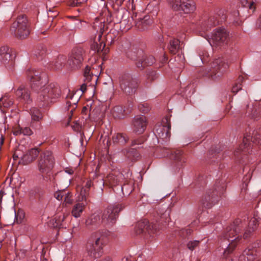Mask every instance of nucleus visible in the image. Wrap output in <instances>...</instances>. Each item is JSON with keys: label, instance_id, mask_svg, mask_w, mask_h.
Segmentation results:
<instances>
[{"label": "nucleus", "instance_id": "nucleus-1", "mask_svg": "<svg viewBox=\"0 0 261 261\" xmlns=\"http://www.w3.org/2000/svg\"><path fill=\"white\" fill-rule=\"evenodd\" d=\"M95 239L89 240L86 245L87 255L92 259L101 256L104 246L108 243L109 232L107 230L98 231L95 233Z\"/></svg>", "mask_w": 261, "mask_h": 261}, {"label": "nucleus", "instance_id": "nucleus-2", "mask_svg": "<svg viewBox=\"0 0 261 261\" xmlns=\"http://www.w3.org/2000/svg\"><path fill=\"white\" fill-rule=\"evenodd\" d=\"M39 90L37 101L42 107L56 101L61 96L60 87L55 84H50L47 86L44 85Z\"/></svg>", "mask_w": 261, "mask_h": 261}, {"label": "nucleus", "instance_id": "nucleus-3", "mask_svg": "<svg viewBox=\"0 0 261 261\" xmlns=\"http://www.w3.org/2000/svg\"><path fill=\"white\" fill-rule=\"evenodd\" d=\"M240 223V220H236L226 228V232L223 234V240H227L229 242L227 248L223 252V255L226 258L234 250L241 238L239 236L236 237L241 230Z\"/></svg>", "mask_w": 261, "mask_h": 261}, {"label": "nucleus", "instance_id": "nucleus-4", "mask_svg": "<svg viewBox=\"0 0 261 261\" xmlns=\"http://www.w3.org/2000/svg\"><path fill=\"white\" fill-rule=\"evenodd\" d=\"M55 164L54 158L51 152L46 151L42 153L38 161V169L42 174L44 180L53 181L54 175L51 170Z\"/></svg>", "mask_w": 261, "mask_h": 261}, {"label": "nucleus", "instance_id": "nucleus-5", "mask_svg": "<svg viewBox=\"0 0 261 261\" xmlns=\"http://www.w3.org/2000/svg\"><path fill=\"white\" fill-rule=\"evenodd\" d=\"M252 144H261V135L256 131H253L251 136L250 134H247L244 136L243 143L234 151V155L239 156L242 154L250 153Z\"/></svg>", "mask_w": 261, "mask_h": 261}, {"label": "nucleus", "instance_id": "nucleus-6", "mask_svg": "<svg viewBox=\"0 0 261 261\" xmlns=\"http://www.w3.org/2000/svg\"><path fill=\"white\" fill-rule=\"evenodd\" d=\"M139 79L129 73H124L119 77V85L121 90L126 95H134L140 84Z\"/></svg>", "mask_w": 261, "mask_h": 261}, {"label": "nucleus", "instance_id": "nucleus-7", "mask_svg": "<svg viewBox=\"0 0 261 261\" xmlns=\"http://www.w3.org/2000/svg\"><path fill=\"white\" fill-rule=\"evenodd\" d=\"M10 31L15 36L20 39L27 37L30 32L28 20L26 15L18 16L10 28Z\"/></svg>", "mask_w": 261, "mask_h": 261}, {"label": "nucleus", "instance_id": "nucleus-8", "mask_svg": "<svg viewBox=\"0 0 261 261\" xmlns=\"http://www.w3.org/2000/svg\"><path fill=\"white\" fill-rule=\"evenodd\" d=\"M26 75L31 88L35 91L39 90L47 82L46 74L39 70L29 69L26 71Z\"/></svg>", "mask_w": 261, "mask_h": 261}, {"label": "nucleus", "instance_id": "nucleus-9", "mask_svg": "<svg viewBox=\"0 0 261 261\" xmlns=\"http://www.w3.org/2000/svg\"><path fill=\"white\" fill-rule=\"evenodd\" d=\"M124 208V206L122 204L108 206L103 212L102 223L108 226H113L116 221L119 213Z\"/></svg>", "mask_w": 261, "mask_h": 261}, {"label": "nucleus", "instance_id": "nucleus-10", "mask_svg": "<svg viewBox=\"0 0 261 261\" xmlns=\"http://www.w3.org/2000/svg\"><path fill=\"white\" fill-rule=\"evenodd\" d=\"M228 68V65L222 58L215 59L211 63V69L208 76L213 80L221 77Z\"/></svg>", "mask_w": 261, "mask_h": 261}, {"label": "nucleus", "instance_id": "nucleus-11", "mask_svg": "<svg viewBox=\"0 0 261 261\" xmlns=\"http://www.w3.org/2000/svg\"><path fill=\"white\" fill-rule=\"evenodd\" d=\"M39 153V151L38 149L32 148L21 154L20 149H18L13 154V159L16 160L18 159H20L19 164L27 165L34 161L38 156Z\"/></svg>", "mask_w": 261, "mask_h": 261}, {"label": "nucleus", "instance_id": "nucleus-12", "mask_svg": "<svg viewBox=\"0 0 261 261\" xmlns=\"http://www.w3.org/2000/svg\"><path fill=\"white\" fill-rule=\"evenodd\" d=\"M229 40V34L225 29L215 30L211 36L212 46L220 47L226 44Z\"/></svg>", "mask_w": 261, "mask_h": 261}, {"label": "nucleus", "instance_id": "nucleus-13", "mask_svg": "<svg viewBox=\"0 0 261 261\" xmlns=\"http://www.w3.org/2000/svg\"><path fill=\"white\" fill-rule=\"evenodd\" d=\"M83 50L81 48H74L72 50L67 61L70 69L75 70L81 67L83 61Z\"/></svg>", "mask_w": 261, "mask_h": 261}, {"label": "nucleus", "instance_id": "nucleus-14", "mask_svg": "<svg viewBox=\"0 0 261 261\" xmlns=\"http://www.w3.org/2000/svg\"><path fill=\"white\" fill-rule=\"evenodd\" d=\"M170 117L166 116L162 120V125L156 127L155 134L159 138L167 140L170 137Z\"/></svg>", "mask_w": 261, "mask_h": 261}, {"label": "nucleus", "instance_id": "nucleus-15", "mask_svg": "<svg viewBox=\"0 0 261 261\" xmlns=\"http://www.w3.org/2000/svg\"><path fill=\"white\" fill-rule=\"evenodd\" d=\"M136 229L138 233L147 232L149 234H151L158 232L160 228L158 224L150 223L147 220H145L137 223Z\"/></svg>", "mask_w": 261, "mask_h": 261}, {"label": "nucleus", "instance_id": "nucleus-16", "mask_svg": "<svg viewBox=\"0 0 261 261\" xmlns=\"http://www.w3.org/2000/svg\"><path fill=\"white\" fill-rule=\"evenodd\" d=\"M133 125L134 132L139 134H142L147 125L146 117L143 115L135 116L134 118Z\"/></svg>", "mask_w": 261, "mask_h": 261}, {"label": "nucleus", "instance_id": "nucleus-17", "mask_svg": "<svg viewBox=\"0 0 261 261\" xmlns=\"http://www.w3.org/2000/svg\"><path fill=\"white\" fill-rule=\"evenodd\" d=\"M16 98L20 102L29 103L32 101L29 90L23 85L20 86L15 91Z\"/></svg>", "mask_w": 261, "mask_h": 261}, {"label": "nucleus", "instance_id": "nucleus-18", "mask_svg": "<svg viewBox=\"0 0 261 261\" xmlns=\"http://www.w3.org/2000/svg\"><path fill=\"white\" fill-rule=\"evenodd\" d=\"M67 100L66 102L65 109L67 111L70 112V115H69V123L70 120L71 119L73 111L75 110L77 107V103L79 101V98L76 97H74V95L71 93L69 94L67 96Z\"/></svg>", "mask_w": 261, "mask_h": 261}, {"label": "nucleus", "instance_id": "nucleus-19", "mask_svg": "<svg viewBox=\"0 0 261 261\" xmlns=\"http://www.w3.org/2000/svg\"><path fill=\"white\" fill-rule=\"evenodd\" d=\"M218 192L216 190L212 192L211 191L208 192L201 201V203L204 206L210 208L216 203L218 201Z\"/></svg>", "mask_w": 261, "mask_h": 261}, {"label": "nucleus", "instance_id": "nucleus-20", "mask_svg": "<svg viewBox=\"0 0 261 261\" xmlns=\"http://www.w3.org/2000/svg\"><path fill=\"white\" fill-rule=\"evenodd\" d=\"M69 216V213L66 210L62 209L61 212H58L53 220L54 227H61L65 226V219Z\"/></svg>", "mask_w": 261, "mask_h": 261}, {"label": "nucleus", "instance_id": "nucleus-21", "mask_svg": "<svg viewBox=\"0 0 261 261\" xmlns=\"http://www.w3.org/2000/svg\"><path fill=\"white\" fill-rule=\"evenodd\" d=\"M152 20L150 16L145 15L143 18H135V26L140 31H144L147 29L152 24Z\"/></svg>", "mask_w": 261, "mask_h": 261}, {"label": "nucleus", "instance_id": "nucleus-22", "mask_svg": "<svg viewBox=\"0 0 261 261\" xmlns=\"http://www.w3.org/2000/svg\"><path fill=\"white\" fill-rule=\"evenodd\" d=\"M256 250L253 247H248L243 251L239 258V261H254L256 258Z\"/></svg>", "mask_w": 261, "mask_h": 261}, {"label": "nucleus", "instance_id": "nucleus-23", "mask_svg": "<svg viewBox=\"0 0 261 261\" xmlns=\"http://www.w3.org/2000/svg\"><path fill=\"white\" fill-rule=\"evenodd\" d=\"M123 176L118 171H115L109 173L107 177V180L111 186H115L123 179Z\"/></svg>", "mask_w": 261, "mask_h": 261}, {"label": "nucleus", "instance_id": "nucleus-24", "mask_svg": "<svg viewBox=\"0 0 261 261\" xmlns=\"http://www.w3.org/2000/svg\"><path fill=\"white\" fill-rule=\"evenodd\" d=\"M196 9L195 4L192 0H182L178 8V11H183L185 13H190Z\"/></svg>", "mask_w": 261, "mask_h": 261}, {"label": "nucleus", "instance_id": "nucleus-25", "mask_svg": "<svg viewBox=\"0 0 261 261\" xmlns=\"http://www.w3.org/2000/svg\"><path fill=\"white\" fill-rule=\"evenodd\" d=\"M136 17V14H134L130 17L127 14H124L120 21V28L124 31L129 30L133 26V21Z\"/></svg>", "mask_w": 261, "mask_h": 261}, {"label": "nucleus", "instance_id": "nucleus-26", "mask_svg": "<svg viewBox=\"0 0 261 261\" xmlns=\"http://www.w3.org/2000/svg\"><path fill=\"white\" fill-rule=\"evenodd\" d=\"M94 70V68H91L89 66H86L84 72L85 82L89 83L92 80H94L95 83L96 82L99 73L98 72L96 73Z\"/></svg>", "mask_w": 261, "mask_h": 261}, {"label": "nucleus", "instance_id": "nucleus-27", "mask_svg": "<svg viewBox=\"0 0 261 261\" xmlns=\"http://www.w3.org/2000/svg\"><path fill=\"white\" fill-rule=\"evenodd\" d=\"M102 223L100 216L98 215L94 214L89 217L86 220V225L91 228L97 227Z\"/></svg>", "mask_w": 261, "mask_h": 261}, {"label": "nucleus", "instance_id": "nucleus-28", "mask_svg": "<svg viewBox=\"0 0 261 261\" xmlns=\"http://www.w3.org/2000/svg\"><path fill=\"white\" fill-rule=\"evenodd\" d=\"M112 140L114 144L123 145L127 142L129 138L125 134L117 133L113 134Z\"/></svg>", "mask_w": 261, "mask_h": 261}, {"label": "nucleus", "instance_id": "nucleus-29", "mask_svg": "<svg viewBox=\"0 0 261 261\" xmlns=\"http://www.w3.org/2000/svg\"><path fill=\"white\" fill-rule=\"evenodd\" d=\"M104 184L105 182L103 179L100 177H97L96 179H94L93 181L91 180H87L84 188L89 190L90 187H93L95 189L99 188L101 190H102Z\"/></svg>", "mask_w": 261, "mask_h": 261}, {"label": "nucleus", "instance_id": "nucleus-30", "mask_svg": "<svg viewBox=\"0 0 261 261\" xmlns=\"http://www.w3.org/2000/svg\"><path fill=\"white\" fill-rule=\"evenodd\" d=\"M180 41L177 39H172L170 40L168 45L169 52L172 54H176L181 49V45Z\"/></svg>", "mask_w": 261, "mask_h": 261}, {"label": "nucleus", "instance_id": "nucleus-31", "mask_svg": "<svg viewBox=\"0 0 261 261\" xmlns=\"http://www.w3.org/2000/svg\"><path fill=\"white\" fill-rule=\"evenodd\" d=\"M258 219L256 218L253 217L251 219L248 223L249 230H246L244 234V238L245 239L247 238L249 234L256 228L258 225Z\"/></svg>", "mask_w": 261, "mask_h": 261}, {"label": "nucleus", "instance_id": "nucleus-32", "mask_svg": "<svg viewBox=\"0 0 261 261\" xmlns=\"http://www.w3.org/2000/svg\"><path fill=\"white\" fill-rule=\"evenodd\" d=\"M66 61V57L65 56L59 55L51 62V65L55 69H59L65 65Z\"/></svg>", "mask_w": 261, "mask_h": 261}, {"label": "nucleus", "instance_id": "nucleus-33", "mask_svg": "<svg viewBox=\"0 0 261 261\" xmlns=\"http://www.w3.org/2000/svg\"><path fill=\"white\" fill-rule=\"evenodd\" d=\"M11 55L9 52V48L7 46H3L0 48V61L4 63L9 61Z\"/></svg>", "mask_w": 261, "mask_h": 261}, {"label": "nucleus", "instance_id": "nucleus-34", "mask_svg": "<svg viewBox=\"0 0 261 261\" xmlns=\"http://www.w3.org/2000/svg\"><path fill=\"white\" fill-rule=\"evenodd\" d=\"M183 152L180 150H176L173 151L171 154L170 158L171 159L179 162L180 165H182L183 163L186 162L185 159L184 158Z\"/></svg>", "mask_w": 261, "mask_h": 261}, {"label": "nucleus", "instance_id": "nucleus-35", "mask_svg": "<svg viewBox=\"0 0 261 261\" xmlns=\"http://www.w3.org/2000/svg\"><path fill=\"white\" fill-rule=\"evenodd\" d=\"M32 121H39L43 119V115L41 111L36 108H32L30 110Z\"/></svg>", "mask_w": 261, "mask_h": 261}, {"label": "nucleus", "instance_id": "nucleus-36", "mask_svg": "<svg viewBox=\"0 0 261 261\" xmlns=\"http://www.w3.org/2000/svg\"><path fill=\"white\" fill-rule=\"evenodd\" d=\"M127 114L125 110L122 106H117L115 107L113 110V115L114 117L119 119L123 118Z\"/></svg>", "mask_w": 261, "mask_h": 261}, {"label": "nucleus", "instance_id": "nucleus-37", "mask_svg": "<svg viewBox=\"0 0 261 261\" xmlns=\"http://www.w3.org/2000/svg\"><path fill=\"white\" fill-rule=\"evenodd\" d=\"M84 204L82 203H77L75 204L72 208L71 213L73 217L78 218L80 217L84 208Z\"/></svg>", "mask_w": 261, "mask_h": 261}, {"label": "nucleus", "instance_id": "nucleus-38", "mask_svg": "<svg viewBox=\"0 0 261 261\" xmlns=\"http://www.w3.org/2000/svg\"><path fill=\"white\" fill-rule=\"evenodd\" d=\"M240 1L243 7H246L249 9V13H253L255 11L256 7L255 3L253 0L250 2H249V0H240Z\"/></svg>", "mask_w": 261, "mask_h": 261}, {"label": "nucleus", "instance_id": "nucleus-39", "mask_svg": "<svg viewBox=\"0 0 261 261\" xmlns=\"http://www.w3.org/2000/svg\"><path fill=\"white\" fill-rule=\"evenodd\" d=\"M158 77L156 71L151 70H147L146 72V85L156 80Z\"/></svg>", "mask_w": 261, "mask_h": 261}, {"label": "nucleus", "instance_id": "nucleus-40", "mask_svg": "<svg viewBox=\"0 0 261 261\" xmlns=\"http://www.w3.org/2000/svg\"><path fill=\"white\" fill-rule=\"evenodd\" d=\"M104 27V24L103 23L101 22L100 24V34L98 35V49H97V53H99L100 51H102L103 49L105 47V43L103 41H100V39L101 37V34H102V29H103Z\"/></svg>", "mask_w": 261, "mask_h": 261}, {"label": "nucleus", "instance_id": "nucleus-41", "mask_svg": "<svg viewBox=\"0 0 261 261\" xmlns=\"http://www.w3.org/2000/svg\"><path fill=\"white\" fill-rule=\"evenodd\" d=\"M134 190L133 185L132 183L124 184L121 187V191L124 196L129 195Z\"/></svg>", "mask_w": 261, "mask_h": 261}, {"label": "nucleus", "instance_id": "nucleus-42", "mask_svg": "<svg viewBox=\"0 0 261 261\" xmlns=\"http://www.w3.org/2000/svg\"><path fill=\"white\" fill-rule=\"evenodd\" d=\"M1 101L4 107L9 108L13 105L14 101L10 96H5L2 98Z\"/></svg>", "mask_w": 261, "mask_h": 261}, {"label": "nucleus", "instance_id": "nucleus-43", "mask_svg": "<svg viewBox=\"0 0 261 261\" xmlns=\"http://www.w3.org/2000/svg\"><path fill=\"white\" fill-rule=\"evenodd\" d=\"M182 0H167V3L174 11H178L180 4Z\"/></svg>", "mask_w": 261, "mask_h": 261}, {"label": "nucleus", "instance_id": "nucleus-44", "mask_svg": "<svg viewBox=\"0 0 261 261\" xmlns=\"http://www.w3.org/2000/svg\"><path fill=\"white\" fill-rule=\"evenodd\" d=\"M66 196H64L63 198V205L66 206L67 204H71L73 202V199L72 198V196L71 195V193L66 191Z\"/></svg>", "mask_w": 261, "mask_h": 261}, {"label": "nucleus", "instance_id": "nucleus-45", "mask_svg": "<svg viewBox=\"0 0 261 261\" xmlns=\"http://www.w3.org/2000/svg\"><path fill=\"white\" fill-rule=\"evenodd\" d=\"M66 191L65 190H59L54 193V197L59 201L63 200L64 196H66Z\"/></svg>", "mask_w": 261, "mask_h": 261}, {"label": "nucleus", "instance_id": "nucleus-46", "mask_svg": "<svg viewBox=\"0 0 261 261\" xmlns=\"http://www.w3.org/2000/svg\"><path fill=\"white\" fill-rule=\"evenodd\" d=\"M239 83H237L234 85L232 88V92L234 93H237L239 91L242 89V85L240 83L241 82H242L243 81V77H239Z\"/></svg>", "mask_w": 261, "mask_h": 261}, {"label": "nucleus", "instance_id": "nucleus-47", "mask_svg": "<svg viewBox=\"0 0 261 261\" xmlns=\"http://www.w3.org/2000/svg\"><path fill=\"white\" fill-rule=\"evenodd\" d=\"M218 23V22L214 18L210 17L206 22L204 23L206 28H210L214 27Z\"/></svg>", "mask_w": 261, "mask_h": 261}, {"label": "nucleus", "instance_id": "nucleus-48", "mask_svg": "<svg viewBox=\"0 0 261 261\" xmlns=\"http://www.w3.org/2000/svg\"><path fill=\"white\" fill-rule=\"evenodd\" d=\"M89 194V190L83 187L80 192V197L79 199L81 201L86 200V197Z\"/></svg>", "mask_w": 261, "mask_h": 261}, {"label": "nucleus", "instance_id": "nucleus-49", "mask_svg": "<svg viewBox=\"0 0 261 261\" xmlns=\"http://www.w3.org/2000/svg\"><path fill=\"white\" fill-rule=\"evenodd\" d=\"M199 244V241H191L188 243L187 247L188 248L192 251L197 246H198Z\"/></svg>", "mask_w": 261, "mask_h": 261}, {"label": "nucleus", "instance_id": "nucleus-50", "mask_svg": "<svg viewBox=\"0 0 261 261\" xmlns=\"http://www.w3.org/2000/svg\"><path fill=\"white\" fill-rule=\"evenodd\" d=\"M139 109L143 113H146L149 111L150 108L147 103H143L139 105Z\"/></svg>", "mask_w": 261, "mask_h": 261}, {"label": "nucleus", "instance_id": "nucleus-51", "mask_svg": "<svg viewBox=\"0 0 261 261\" xmlns=\"http://www.w3.org/2000/svg\"><path fill=\"white\" fill-rule=\"evenodd\" d=\"M144 64L146 66H151L155 62V59L153 56H149L146 57L144 59Z\"/></svg>", "mask_w": 261, "mask_h": 261}, {"label": "nucleus", "instance_id": "nucleus-52", "mask_svg": "<svg viewBox=\"0 0 261 261\" xmlns=\"http://www.w3.org/2000/svg\"><path fill=\"white\" fill-rule=\"evenodd\" d=\"M46 53V49L44 46H41L40 49H38L36 51L35 55L38 57H42L45 55Z\"/></svg>", "mask_w": 261, "mask_h": 261}, {"label": "nucleus", "instance_id": "nucleus-53", "mask_svg": "<svg viewBox=\"0 0 261 261\" xmlns=\"http://www.w3.org/2000/svg\"><path fill=\"white\" fill-rule=\"evenodd\" d=\"M192 230L189 228L182 229L180 230V234L183 237H186L191 234Z\"/></svg>", "mask_w": 261, "mask_h": 261}, {"label": "nucleus", "instance_id": "nucleus-54", "mask_svg": "<svg viewBox=\"0 0 261 261\" xmlns=\"http://www.w3.org/2000/svg\"><path fill=\"white\" fill-rule=\"evenodd\" d=\"M145 138L143 137H141L139 139L134 140L132 142V146H133L137 144H141L145 141Z\"/></svg>", "mask_w": 261, "mask_h": 261}, {"label": "nucleus", "instance_id": "nucleus-55", "mask_svg": "<svg viewBox=\"0 0 261 261\" xmlns=\"http://www.w3.org/2000/svg\"><path fill=\"white\" fill-rule=\"evenodd\" d=\"M33 134L32 130L28 127H22V134L24 136H30Z\"/></svg>", "mask_w": 261, "mask_h": 261}, {"label": "nucleus", "instance_id": "nucleus-56", "mask_svg": "<svg viewBox=\"0 0 261 261\" xmlns=\"http://www.w3.org/2000/svg\"><path fill=\"white\" fill-rule=\"evenodd\" d=\"M260 111L261 110H260L257 111L256 109L255 108L254 110H252L251 113L248 112V115L250 116L252 118H256L258 114L260 112Z\"/></svg>", "mask_w": 261, "mask_h": 261}, {"label": "nucleus", "instance_id": "nucleus-57", "mask_svg": "<svg viewBox=\"0 0 261 261\" xmlns=\"http://www.w3.org/2000/svg\"><path fill=\"white\" fill-rule=\"evenodd\" d=\"M72 127L74 129V130L79 132L81 129V125L79 122L76 121L74 123V124L72 125Z\"/></svg>", "mask_w": 261, "mask_h": 261}, {"label": "nucleus", "instance_id": "nucleus-58", "mask_svg": "<svg viewBox=\"0 0 261 261\" xmlns=\"http://www.w3.org/2000/svg\"><path fill=\"white\" fill-rule=\"evenodd\" d=\"M13 134L15 136H18L22 134V127L18 126L13 131Z\"/></svg>", "mask_w": 261, "mask_h": 261}, {"label": "nucleus", "instance_id": "nucleus-59", "mask_svg": "<svg viewBox=\"0 0 261 261\" xmlns=\"http://www.w3.org/2000/svg\"><path fill=\"white\" fill-rule=\"evenodd\" d=\"M136 66L138 68H140V69H143L144 68L145 66H147L146 65H145L144 64V61H138L137 63H136Z\"/></svg>", "mask_w": 261, "mask_h": 261}, {"label": "nucleus", "instance_id": "nucleus-60", "mask_svg": "<svg viewBox=\"0 0 261 261\" xmlns=\"http://www.w3.org/2000/svg\"><path fill=\"white\" fill-rule=\"evenodd\" d=\"M97 47L98 48V42H94L91 46V48L95 51L97 52L98 48H97Z\"/></svg>", "mask_w": 261, "mask_h": 261}, {"label": "nucleus", "instance_id": "nucleus-61", "mask_svg": "<svg viewBox=\"0 0 261 261\" xmlns=\"http://www.w3.org/2000/svg\"><path fill=\"white\" fill-rule=\"evenodd\" d=\"M80 90L83 93L85 92L87 90L86 84H83L81 86Z\"/></svg>", "mask_w": 261, "mask_h": 261}, {"label": "nucleus", "instance_id": "nucleus-62", "mask_svg": "<svg viewBox=\"0 0 261 261\" xmlns=\"http://www.w3.org/2000/svg\"><path fill=\"white\" fill-rule=\"evenodd\" d=\"M256 25L258 29H261V14L257 21Z\"/></svg>", "mask_w": 261, "mask_h": 261}, {"label": "nucleus", "instance_id": "nucleus-63", "mask_svg": "<svg viewBox=\"0 0 261 261\" xmlns=\"http://www.w3.org/2000/svg\"><path fill=\"white\" fill-rule=\"evenodd\" d=\"M132 257L130 256H125L122 259V261H129L131 260Z\"/></svg>", "mask_w": 261, "mask_h": 261}, {"label": "nucleus", "instance_id": "nucleus-64", "mask_svg": "<svg viewBox=\"0 0 261 261\" xmlns=\"http://www.w3.org/2000/svg\"><path fill=\"white\" fill-rule=\"evenodd\" d=\"M5 194L4 191L3 190H0V203L2 201V198L4 194Z\"/></svg>", "mask_w": 261, "mask_h": 261}]
</instances>
